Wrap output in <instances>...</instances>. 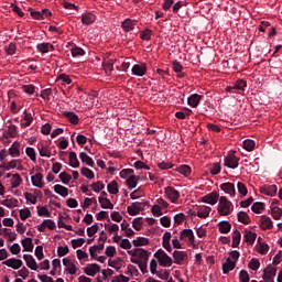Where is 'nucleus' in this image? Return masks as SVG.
Wrapping results in <instances>:
<instances>
[{"instance_id": "nucleus-1", "label": "nucleus", "mask_w": 282, "mask_h": 282, "mask_svg": "<svg viewBox=\"0 0 282 282\" xmlns=\"http://www.w3.org/2000/svg\"><path fill=\"white\" fill-rule=\"evenodd\" d=\"M232 212V203L228 200L226 196H221L219 198V204H218V214L221 215L223 217H226L230 215Z\"/></svg>"}, {"instance_id": "nucleus-2", "label": "nucleus", "mask_w": 282, "mask_h": 282, "mask_svg": "<svg viewBox=\"0 0 282 282\" xmlns=\"http://www.w3.org/2000/svg\"><path fill=\"white\" fill-rule=\"evenodd\" d=\"M154 258L158 259L162 268H171V265H173V259L169 254H166V252H164V250L162 249H159L154 253Z\"/></svg>"}, {"instance_id": "nucleus-3", "label": "nucleus", "mask_w": 282, "mask_h": 282, "mask_svg": "<svg viewBox=\"0 0 282 282\" xmlns=\"http://www.w3.org/2000/svg\"><path fill=\"white\" fill-rule=\"evenodd\" d=\"M145 206H149L148 202H134L130 206L127 207L128 214L131 215V217H135V215H140L141 210H144Z\"/></svg>"}, {"instance_id": "nucleus-4", "label": "nucleus", "mask_w": 282, "mask_h": 282, "mask_svg": "<svg viewBox=\"0 0 282 282\" xmlns=\"http://www.w3.org/2000/svg\"><path fill=\"white\" fill-rule=\"evenodd\" d=\"M239 158L235 155V153H229L224 159V166L227 169H238L239 167Z\"/></svg>"}, {"instance_id": "nucleus-5", "label": "nucleus", "mask_w": 282, "mask_h": 282, "mask_svg": "<svg viewBox=\"0 0 282 282\" xmlns=\"http://www.w3.org/2000/svg\"><path fill=\"white\" fill-rule=\"evenodd\" d=\"M164 194L172 202V204H176L177 199H180V192H177V189H175L173 186L165 187Z\"/></svg>"}, {"instance_id": "nucleus-6", "label": "nucleus", "mask_w": 282, "mask_h": 282, "mask_svg": "<svg viewBox=\"0 0 282 282\" xmlns=\"http://www.w3.org/2000/svg\"><path fill=\"white\" fill-rule=\"evenodd\" d=\"M218 200H219L218 192H212L202 198V202L204 204H210V206H215V204H217Z\"/></svg>"}, {"instance_id": "nucleus-7", "label": "nucleus", "mask_w": 282, "mask_h": 282, "mask_svg": "<svg viewBox=\"0 0 282 282\" xmlns=\"http://www.w3.org/2000/svg\"><path fill=\"white\" fill-rule=\"evenodd\" d=\"M172 257H173L174 263H176V265H182V263H184V261H186V259H188V253L186 251L175 250L173 252Z\"/></svg>"}, {"instance_id": "nucleus-8", "label": "nucleus", "mask_w": 282, "mask_h": 282, "mask_svg": "<svg viewBox=\"0 0 282 282\" xmlns=\"http://www.w3.org/2000/svg\"><path fill=\"white\" fill-rule=\"evenodd\" d=\"M276 276V268L272 267V264H269L264 270H263V275L262 279L264 281H272Z\"/></svg>"}, {"instance_id": "nucleus-9", "label": "nucleus", "mask_w": 282, "mask_h": 282, "mask_svg": "<svg viewBox=\"0 0 282 282\" xmlns=\"http://www.w3.org/2000/svg\"><path fill=\"white\" fill-rule=\"evenodd\" d=\"M84 272L87 276H96L100 272V265L98 263H89L84 268Z\"/></svg>"}, {"instance_id": "nucleus-10", "label": "nucleus", "mask_w": 282, "mask_h": 282, "mask_svg": "<svg viewBox=\"0 0 282 282\" xmlns=\"http://www.w3.org/2000/svg\"><path fill=\"white\" fill-rule=\"evenodd\" d=\"M3 265H7L8 268H12L13 270H19V268L23 267V260L11 258L2 262Z\"/></svg>"}, {"instance_id": "nucleus-11", "label": "nucleus", "mask_w": 282, "mask_h": 282, "mask_svg": "<svg viewBox=\"0 0 282 282\" xmlns=\"http://www.w3.org/2000/svg\"><path fill=\"white\" fill-rule=\"evenodd\" d=\"M202 98H204V96L199 94H193L187 98V105H189V107H193V109H195L199 106V102H202Z\"/></svg>"}, {"instance_id": "nucleus-12", "label": "nucleus", "mask_w": 282, "mask_h": 282, "mask_svg": "<svg viewBox=\"0 0 282 282\" xmlns=\"http://www.w3.org/2000/svg\"><path fill=\"white\" fill-rule=\"evenodd\" d=\"M186 238H188L189 243H195V234L193 232V229H183L180 234V240L184 241Z\"/></svg>"}, {"instance_id": "nucleus-13", "label": "nucleus", "mask_w": 282, "mask_h": 282, "mask_svg": "<svg viewBox=\"0 0 282 282\" xmlns=\"http://www.w3.org/2000/svg\"><path fill=\"white\" fill-rule=\"evenodd\" d=\"M260 193L262 195H269V197H274L276 195V185H263L260 187Z\"/></svg>"}, {"instance_id": "nucleus-14", "label": "nucleus", "mask_w": 282, "mask_h": 282, "mask_svg": "<svg viewBox=\"0 0 282 282\" xmlns=\"http://www.w3.org/2000/svg\"><path fill=\"white\" fill-rule=\"evenodd\" d=\"M220 189L224 191V193H227V195H230L231 197H235L237 191L235 189V184L227 182L220 184Z\"/></svg>"}, {"instance_id": "nucleus-15", "label": "nucleus", "mask_w": 282, "mask_h": 282, "mask_svg": "<svg viewBox=\"0 0 282 282\" xmlns=\"http://www.w3.org/2000/svg\"><path fill=\"white\" fill-rule=\"evenodd\" d=\"M273 223H272V218L268 217V216H262L260 218V228L262 230H271V228H273Z\"/></svg>"}, {"instance_id": "nucleus-16", "label": "nucleus", "mask_w": 282, "mask_h": 282, "mask_svg": "<svg viewBox=\"0 0 282 282\" xmlns=\"http://www.w3.org/2000/svg\"><path fill=\"white\" fill-rule=\"evenodd\" d=\"M23 259H24L28 268H30V270H39V264L36 263V260L34 259L33 256L24 254Z\"/></svg>"}, {"instance_id": "nucleus-17", "label": "nucleus", "mask_w": 282, "mask_h": 282, "mask_svg": "<svg viewBox=\"0 0 282 282\" xmlns=\"http://www.w3.org/2000/svg\"><path fill=\"white\" fill-rule=\"evenodd\" d=\"M171 237L172 236H171L170 231H166L162 237V239H163L162 246H163L164 250H166L167 252H173V248L171 247Z\"/></svg>"}, {"instance_id": "nucleus-18", "label": "nucleus", "mask_w": 282, "mask_h": 282, "mask_svg": "<svg viewBox=\"0 0 282 282\" xmlns=\"http://www.w3.org/2000/svg\"><path fill=\"white\" fill-rule=\"evenodd\" d=\"M138 23L137 20H131V19H126L122 23H121V28L124 32H131V30H134L135 24Z\"/></svg>"}, {"instance_id": "nucleus-19", "label": "nucleus", "mask_w": 282, "mask_h": 282, "mask_svg": "<svg viewBox=\"0 0 282 282\" xmlns=\"http://www.w3.org/2000/svg\"><path fill=\"white\" fill-rule=\"evenodd\" d=\"M132 74L134 76H144L147 74V64H135L132 67Z\"/></svg>"}, {"instance_id": "nucleus-20", "label": "nucleus", "mask_w": 282, "mask_h": 282, "mask_svg": "<svg viewBox=\"0 0 282 282\" xmlns=\"http://www.w3.org/2000/svg\"><path fill=\"white\" fill-rule=\"evenodd\" d=\"M82 23L84 25H91L93 23H96V15L91 12L84 13L82 15Z\"/></svg>"}, {"instance_id": "nucleus-21", "label": "nucleus", "mask_w": 282, "mask_h": 282, "mask_svg": "<svg viewBox=\"0 0 282 282\" xmlns=\"http://www.w3.org/2000/svg\"><path fill=\"white\" fill-rule=\"evenodd\" d=\"M235 268H237V262H234L230 258H227L226 262L223 263V272L225 274H229Z\"/></svg>"}, {"instance_id": "nucleus-22", "label": "nucleus", "mask_w": 282, "mask_h": 282, "mask_svg": "<svg viewBox=\"0 0 282 282\" xmlns=\"http://www.w3.org/2000/svg\"><path fill=\"white\" fill-rule=\"evenodd\" d=\"M63 116L70 122V124H78V122H80V118H78L77 115L72 111H64Z\"/></svg>"}, {"instance_id": "nucleus-23", "label": "nucleus", "mask_w": 282, "mask_h": 282, "mask_svg": "<svg viewBox=\"0 0 282 282\" xmlns=\"http://www.w3.org/2000/svg\"><path fill=\"white\" fill-rule=\"evenodd\" d=\"M20 147L21 143L14 141L11 148L9 149V155H11V158H19V155H21V150H19Z\"/></svg>"}, {"instance_id": "nucleus-24", "label": "nucleus", "mask_w": 282, "mask_h": 282, "mask_svg": "<svg viewBox=\"0 0 282 282\" xmlns=\"http://www.w3.org/2000/svg\"><path fill=\"white\" fill-rule=\"evenodd\" d=\"M8 132L7 133H3V138L6 140H8V138H17V135H19V130L17 128V126L14 124H10L8 126Z\"/></svg>"}, {"instance_id": "nucleus-25", "label": "nucleus", "mask_w": 282, "mask_h": 282, "mask_svg": "<svg viewBox=\"0 0 282 282\" xmlns=\"http://www.w3.org/2000/svg\"><path fill=\"white\" fill-rule=\"evenodd\" d=\"M33 186L36 188H43V174L37 173L31 177Z\"/></svg>"}, {"instance_id": "nucleus-26", "label": "nucleus", "mask_w": 282, "mask_h": 282, "mask_svg": "<svg viewBox=\"0 0 282 282\" xmlns=\"http://www.w3.org/2000/svg\"><path fill=\"white\" fill-rule=\"evenodd\" d=\"M243 239L246 243H250V246H252L254 245V241H257V234L250 230H245Z\"/></svg>"}, {"instance_id": "nucleus-27", "label": "nucleus", "mask_w": 282, "mask_h": 282, "mask_svg": "<svg viewBox=\"0 0 282 282\" xmlns=\"http://www.w3.org/2000/svg\"><path fill=\"white\" fill-rule=\"evenodd\" d=\"M230 228H232V226L226 220L218 224V230L221 232V235H228V232H230Z\"/></svg>"}, {"instance_id": "nucleus-28", "label": "nucleus", "mask_w": 282, "mask_h": 282, "mask_svg": "<svg viewBox=\"0 0 282 282\" xmlns=\"http://www.w3.org/2000/svg\"><path fill=\"white\" fill-rule=\"evenodd\" d=\"M210 210L213 209L208 206H200L197 210V217L200 219H206V217L210 215Z\"/></svg>"}, {"instance_id": "nucleus-29", "label": "nucleus", "mask_w": 282, "mask_h": 282, "mask_svg": "<svg viewBox=\"0 0 282 282\" xmlns=\"http://www.w3.org/2000/svg\"><path fill=\"white\" fill-rule=\"evenodd\" d=\"M36 50L41 52V54H47L50 50H54V45L43 42L36 45Z\"/></svg>"}, {"instance_id": "nucleus-30", "label": "nucleus", "mask_w": 282, "mask_h": 282, "mask_svg": "<svg viewBox=\"0 0 282 282\" xmlns=\"http://www.w3.org/2000/svg\"><path fill=\"white\" fill-rule=\"evenodd\" d=\"M21 243L24 252H32V250H34V243L32 242V238H25L21 241Z\"/></svg>"}, {"instance_id": "nucleus-31", "label": "nucleus", "mask_w": 282, "mask_h": 282, "mask_svg": "<svg viewBox=\"0 0 282 282\" xmlns=\"http://www.w3.org/2000/svg\"><path fill=\"white\" fill-rule=\"evenodd\" d=\"M68 158H69V166H72V169H78L80 166V161H78V156L76 155V152H70Z\"/></svg>"}, {"instance_id": "nucleus-32", "label": "nucleus", "mask_w": 282, "mask_h": 282, "mask_svg": "<svg viewBox=\"0 0 282 282\" xmlns=\"http://www.w3.org/2000/svg\"><path fill=\"white\" fill-rule=\"evenodd\" d=\"M239 243H241V232L239 231V229H236L232 232V243H231V247L232 248H238Z\"/></svg>"}, {"instance_id": "nucleus-33", "label": "nucleus", "mask_w": 282, "mask_h": 282, "mask_svg": "<svg viewBox=\"0 0 282 282\" xmlns=\"http://www.w3.org/2000/svg\"><path fill=\"white\" fill-rule=\"evenodd\" d=\"M54 191L57 195H61V197H67V195H69V189L63 185H54Z\"/></svg>"}, {"instance_id": "nucleus-34", "label": "nucleus", "mask_w": 282, "mask_h": 282, "mask_svg": "<svg viewBox=\"0 0 282 282\" xmlns=\"http://www.w3.org/2000/svg\"><path fill=\"white\" fill-rule=\"evenodd\" d=\"M102 67L106 72V74H108V76H110L111 72L113 70V59H111V58L105 59L102 62Z\"/></svg>"}, {"instance_id": "nucleus-35", "label": "nucleus", "mask_w": 282, "mask_h": 282, "mask_svg": "<svg viewBox=\"0 0 282 282\" xmlns=\"http://www.w3.org/2000/svg\"><path fill=\"white\" fill-rule=\"evenodd\" d=\"M237 218H238V221H240V224H245L246 226H248V224H250L251 221L250 216L246 212H239L237 214Z\"/></svg>"}, {"instance_id": "nucleus-36", "label": "nucleus", "mask_w": 282, "mask_h": 282, "mask_svg": "<svg viewBox=\"0 0 282 282\" xmlns=\"http://www.w3.org/2000/svg\"><path fill=\"white\" fill-rule=\"evenodd\" d=\"M79 160H82V162H84V164H87V166H94V159H91V156H89L85 152L79 153Z\"/></svg>"}, {"instance_id": "nucleus-37", "label": "nucleus", "mask_w": 282, "mask_h": 282, "mask_svg": "<svg viewBox=\"0 0 282 282\" xmlns=\"http://www.w3.org/2000/svg\"><path fill=\"white\" fill-rule=\"evenodd\" d=\"M137 252V257H139L141 259V261L143 262H148L149 261V252L142 248H137L135 249Z\"/></svg>"}, {"instance_id": "nucleus-38", "label": "nucleus", "mask_w": 282, "mask_h": 282, "mask_svg": "<svg viewBox=\"0 0 282 282\" xmlns=\"http://www.w3.org/2000/svg\"><path fill=\"white\" fill-rule=\"evenodd\" d=\"M21 182H23L21 175L19 173L13 174V177L11 180V188H19V186H21Z\"/></svg>"}, {"instance_id": "nucleus-39", "label": "nucleus", "mask_w": 282, "mask_h": 282, "mask_svg": "<svg viewBox=\"0 0 282 282\" xmlns=\"http://www.w3.org/2000/svg\"><path fill=\"white\" fill-rule=\"evenodd\" d=\"M107 191L110 193V195H118L119 189H118V182L112 181L107 185Z\"/></svg>"}, {"instance_id": "nucleus-40", "label": "nucleus", "mask_w": 282, "mask_h": 282, "mask_svg": "<svg viewBox=\"0 0 282 282\" xmlns=\"http://www.w3.org/2000/svg\"><path fill=\"white\" fill-rule=\"evenodd\" d=\"M135 248H140V246H149V238L145 237H138L132 241Z\"/></svg>"}, {"instance_id": "nucleus-41", "label": "nucleus", "mask_w": 282, "mask_h": 282, "mask_svg": "<svg viewBox=\"0 0 282 282\" xmlns=\"http://www.w3.org/2000/svg\"><path fill=\"white\" fill-rule=\"evenodd\" d=\"M265 209V204L261 203V202H256L252 206H251V210L252 213H256L257 215H261V210Z\"/></svg>"}, {"instance_id": "nucleus-42", "label": "nucleus", "mask_w": 282, "mask_h": 282, "mask_svg": "<svg viewBox=\"0 0 282 282\" xmlns=\"http://www.w3.org/2000/svg\"><path fill=\"white\" fill-rule=\"evenodd\" d=\"M138 180H140V176L130 175L127 180V186L129 188H135V186H138Z\"/></svg>"}, {"instance_id": "nucleus-43", "label": "nucleus", "mask_w": 282, "mask_h": 282, "mask_svg": "<svg viewBox=\"0 0 282 282\" xmlns=\"http://www.w3.org/2000/svg\"><path fill=\"white\" fill-rule=\"evenodd\" d=\"M2 206H7V208H14V206L19 205V199L17 198H10V199H4L1 202Z\"/></svg>"}, {"instance_id": "nucleus-44", "label": "nucleus", "mask_w": 282, "mask_h": 282, "mask_svg": "<svg viewBox=\"0 0 282 282\" xmlns=\"http://www.w3.org/2000/svg\"><path fill=\"white\" fill-rule=\"evenodd\" d=\"M152 34H153V31H151V29H145L140 32V40L141 41H151Z\"/></svg>"}, {"instance_id": "nucleus-45", "label": "nucleus", "mask_w": 282, "mask_h": 282, "mask_svg": "<svg viewBox=\"0 0 282 282\" xmlns=\"http://www.w3.org/2000/svg\"><path fill=\"white\" fill-rule=\"evenodd\" d=\"M248 86V84L246 83V80L243 79H238L235 84H234V89L236 91H243V89H246V87Z\"/></svg>"}, {"instance_id": "nucleus-46", "label": "nucleus", "mask_w": 282, "mask_h": 282, "mask_svg": "<svg viewBox=\"0 0 282 282\" xmlns=\"http://www.w3.org/2000/svg\"><path fill=\"white\" fill-rule=\"evenodd\" d=\"M176 171L181 173V175H184L185 177H188V175H191L192 173L191 166L188 165H181L176 169Z\"/></svg>"}, {"instance_id": "nucleus-47", "label": "nucleus", "mask_w": 282, "mask_h": 282, "mask_svg": "<svg viewBox=\"0 0 282 282\" xmlns=\"http://www.w3.org/2000/svg\"><path fill=\"white\" fill-rule=\"evenodd\" d=\"M99 204H100L101 208H104V209L113 210V203H111V200L109 198H104V199L99 200Z\"/></svg>"}, {"instance_id": "nucleus-48", "label": "nucleus", "mask_w": 282, "mask_h": 282, "mask_svg": "<svg viewBox=\"0 0 282 282\" xmlns=\"http://www.w3.org/2000/svg\"><path fill=\"white\" fill-rule=\"evenodd\" d=\"M37 215L39 217H52V213H50V209L45 206H37Z\"/></svg>"}, {"instance_id": "nucleus-49", "label": "nucleus", "mask_w": 282, "mask_h": 282, "mask_svg": "<svg viewBox=\"0 0 282 282\" xmlns=\"http://www.w3.org/2000/svg\"><path fill=\"white\" fill-rule=\"evenodd\" d=\"M39 153L41 158H51L52 156V151L47 149V147L42 145L39 148Z\"/></svg>"}, {"instance_id": "nucleus-50", "label": "nucleus", "mask_w": 282, "mask_h": 282, "mask_svg": "<svg viewBox=\"0 0 282 282\" xmlns=\"http://www.w3.org/2000/svg\"><path fill=\"white\" fill-rule=\"evenodd\" d=\"M30 15L32 17V19H35V21H43V14L41 13V11H36L32 8L29 9Z\"/></svg>"}, {"instance_id": "nucleus-51", "label": "nucleus", "mask_w": 282, "mask_h": 282, "mask_svg": "<svg viewBox=\"0 0 282 282\" xmlns=\"http://www.w3.org/2000/svg\"><path fill=\"white\" fill-rule=\"evenodd\" d=\"M209 173H212V175H219L221 173V164L219 163H214L210 167H209Z\"/></svg>"}, {"instance_id": "nucleus-52", "label": "nucleus", "mask_w": 282, "mask_h": 282, "mask_svg": "<svg viewBox=\"0 0 282 282\" xmlns=\"http://www.w3.org/2000/svg\"><path fill=\"white\" fill-rule=\"evenodd\" d=\"M257 143H254V141L250 140V139H247L243 141V149L246 151H253L254 150V147H256Z\"/></svg>"}, {"instance_id": "nucleus-53", "label": "nucleus", "mask_w": 282, "mask_h": 282, "mask_svg": "<svg viewBox=\"0 0 282 282\" xmlns=\"http://www.w3.org/2000/svg\"><path fill=\"white\" fill-rule=\"evenodd\" d=\"M82 175H84V177H87L88 180H94V177H96L94 171L88 167H82Z\"/></svg>"}, {"instance_id": "nucleus-54", "label": "nucleus", "mask_w": 282, "mask_h": 282, "mask_svg": "<svg viewBox=\"0 0 282 282\" xmlns=\"http://www.w3.org/2000/svg\"><path fill=\"white\" fill-rule=\"evenodd\" d=\"M90 187L93 188V191H94L95 193H100V191H104V188H105V183L98 181V182H96V183H93V184L90 185Z\"/></svg>"}, {"instance_id": "nucleus-55", "label": "nucleus", "mask_w": 282, "mask_h": 282, "mask_svg": "<svg viewBox=\"0 0 282 282\" xmlns=\"http://www.w3.org/2000/svg\"><path fill=\"white\" fill-rule=\"evenodd\" d=\"M25 153L32 162H36V150L34 148H26Z\"/></svg>"}, {"instance_id": "nucleus-56", "label": "nucleus", "mask_w": 282, "mask_h": 282, "mask_svg": "<svg viewBox=\"0 0 282 282\" xmlns=\"http://www.w3.org/2000/svg\"><path fill=\"white\" fill-rule=\"evenodd\" d=\"M238 193L242 196L246 197L248 195V187H246V184L238 182L237 184Z\"/></svg>"}, {"instance_id": "nucleus-57", "label": "nucleus", "mask_w": 282, "mask_h": 282, "mask_svg": "<svg viewBox=\"0 0 282 282\" xmlns=\"http://www.w3.org/2000/svg\"><path fill=\"white\" fill-rule=\"evenodd\" d=\"M270 250V246L265 242H260L258 247L259 254H268V251Z\"/></svg>"}, {"instance_id": "nucleus-58", "label": "nucleus", "mask_w": 282, "mask_h": 282, "mask_svg": "<svg viewBox=\"0 0 282 282\" xmlns=\"http://www.w3.org/2000/svg\"><path fill=\"white\" fill-rule=\"evenodd\" d=\"M58 177L64 184H69V182H72V175H69L67 172H62Z\"/></svg>"}, {"instance_id": "nucleus-59", "label": "nucleus", "mask_w": 282, "mask_h": 282, "mask_svg": "<svg viewBox=\"0 0 282 282\" xmlns=\"http://www.w3.org/2000/svg\"><path fill=\"white\" fill-rule=\"evenodd\" d=\"M70 243H72V248L76 250V248H83V243H85V239L84 238L73 239Z\"/></svg>"}, {"instance_id": "nucleus-60", "label": "nucleus", "mask_w": 282, "mask_h": 282, "mask_svg": "<svg viewBox=\"0 0 282 282\" xmlns=\"http://www.w3.org/2000/svg\"><path fill=\"white\" fill-rule=\"evenodd\" d=\"M250 270H259L261 268V262H259V259L252 258L249 262Z\"/></svg>"}, {"instance_id": "nucleus-61", "label": "nucleus", "mask_w": 282, "mask_h": 282, "mask_svg": "<svg viewBox=\"0 0 282 282\" xmlns=\"http://www.w3.org/2000/svg\"><path fill=\"white\" fill-rule=\"evenodd\" d=\"M29 217H32V212H30V208H24L20 210V218L22 221H25V219H29Z\"/></svg>"}, {"instance_id": "nucleus-62", "label": "nucleus", "mask_w": 282, "mask_h": 282, "mask_svg": "<svg viewBox=\"0 0 282 282\" xmlns=\"http://www.w3.org/2000/svg\"><path fill=\"white\" fill-rule=\"evenodd\" d=\"M239 281L240 282H250V274L246 270H241L239 272Z\"/></svg>"}, {"instance_id": "nucleus-63", "label": "nucleus", "mask_w": 282, "mask_h": 282, "mask_svg": "<svg viewBox=\"0 0 282 282\" xmlns=\"http://www.w3.org/2000/svg\"><path fill=\"white\" fill-rule=\"evenodd\" d=\"M72 56L77 57V56H85V51L78 46H75L70 50Z\"/></svg>"}, {"instance_id": "nucleus-64", "label": "nucleus", "mask_w": 282, "mask_h": 282, "mask_svg": "<svg viewBox=\"0 0 282 282\" xmlns=\"http://www.w3.org/2000/svg\"><path fill=\"white\" fill-rule=\"evenodd\" d=\"M271 215H272L273 219H280L282 217V209L279 207H274L271 210Z\"/></svg>"}]
</instances>
